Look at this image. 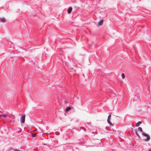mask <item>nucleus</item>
Masks as SVG:
<instances>
[{
    "mask_svg": "<svg viewBox=\"0 0 151 151\" xmlns=\"http://www.w3.org/2000/svg\"><path fill=\"white\" fill-rule=\"evenodd\" d=\"M142 134L145 137H147L146 138L144 139L145 141H148L150 139V137L148 134L143 132L142 133Z\"/></svg>",
    "mask_w": 151,
    "mask_h": 151,
    "instance_id": "1",
    "label": "nucleus"
},
{
    "mask_svg": "<svg viewBox=\"0 0 151 151\" xmlns=\"http://www.w3.org/2000/svg\"><path fill=\"white\" fill-rule=\"evenodd\" d=\"M111 117V114H109L108 117L107 122L110 125V126H113V124L111 122L110 120Z\"/></svg>",
    "mask_w": 151,
    "mask_h": 151,
    "instance_id": "2",
    "label": "nucleus"
},
{
    "mask_svg": "<svg viewBox=\"0 0 151 151\" xmlns=\"http://www.w3.org/2000/svg\"><path fill=\"white\" fill-rule=\"evenodd\" d=\"M25 115L24 114L20 118V122L22 123H24L25 121Z\"/></svg>",
    "mask_w": 151,
    "mask_h": 151,
    "instance_id": "3",
    "label": "nucleus"
},
{
    "mask_svg": "<svg viewBox=\"0 0 151 151\" xmlns=\"http://www.w3.org/2000/svg\"><path fill=\"white\" fill-rule=\"evenodd\" d=\"M72 8L71 7H70L68 8L67 10L68 12V14H70L71 13L72 11Z\"/></svg>",
    "mask_w": 151,
    "mask_h": 151,
    "instance_id": "4",
    "label": "nucleus"
},
{
    "mask_svg": "<svg viewBox=\"0 0 151 151\" xmlns=\"http://www.w3.org/2000/svg\"><path fill=\"white\" fill-rule=\"evenodd\" d=\"M104 21V20L102 19L98 23V25L99 26H101L103 24V22Z\"/></svg>",
    "mask_w": 151,
    "mask_h": 151,
    "instance_id": "5",
    "label": "nucleus"
},
{
    "mask_svg": "<svg viewBox=\"0 0 151 151\" xmlns=\"http://www.w3.org/2000/svg\"><path fill=\"white\" fill-rule=\"evenodd\" d=\"M71 109V108L70 106H68L65 109V110L66 111L68 112Z\"/></svg>",
    "mask_w": 151,
    "mask_h": 151,
    "instance_id": "6",
    "label": "nucleus"
},
{
    "mask_svg": "<svg viewBox=\"0 0 151 151\" xmlns=\"http://www.w3.org/2000/svg\"><path fill=\"white\" fill-rule=\"evenodd\" d=\"M0 21L2 22H6V20L4 18H0Z\"/></svg>",
    "mask_w": 151,
    "mask_h": 151,
    "instance_id": "7",
    "label": "nucleus"
},
{
    "mask_svg": "<svg viewBox=\"0 0 151 151\" xmlns=\"http://www.w3.org/2000/svg\"><path fill=\"white\" fill-rule=\"evenodd\" d=\"M142 123L141 121H139L136 124V127H138L139 126L140 124Z\"/></svg>",
    "mask_w": 151,
    "mask_h": 151,
    "instance_id": "8",
    "label": "nucleus"
},
{
    "mask_svg": "<svg viewBox=\"0 0 151 151\" xmlns=\"http://www.w3.org/2000/svg\"><path fill=\"white\" fill-rule=\"evenodd\" d=\"M135 134H136V135L139 138H141V137L140 136V135L139 134H138V132H137V129H135Z\"/></svg>",
    "mask_w": 151,
    "mask_h": 151,
    "instance_id": "9",
    "label": "nucleus"
},
{
    "mask_svg": "<svg viewBox=\"0 0 151 151\" xmlns=\"http://www.w3.org/2000/svg\"><path fill=\"white\" fill-rule=\"evenodd\" d=\"M37 136V134L36 133H34L31 134V137H35Z\"/></svg>",
    "mask_w": 151,
    "mask_h": 151,
    "instance_id": "10",
    "label": "nucleus"
},
{
    "mask_svg": "<svg viewBox=\"0 0 151 151\" xmlns=\"http://www.w3.org/2000/svg\"><path fill=\"white\" fill-rule=\"evenodd\" d=\"M138 130L139 131H140L141 132H142L143 131L141 127H139L138 128Z\"/></svg>",
    "mask_w": 151,
    "mask_h": 151,
    "instance_id": "11",
    "label": "nucleus"
},
{
    "mask_svg": "<svg viewBox=\"0 0 151 151\" xmlns=\"http://www.w3.org/2000/svg\"><path fill=\"white\" fill-rule=\"evenodd\" d=\"M122 79H124L125 78V76L124 74V73H122Z\"/></svg>",
    "mask_w": 151,
    "mask_h": 151,
    "instance_id": "12",
    "label": "nucleus"
},
{
    "mask_svg": "<svg viewBox=\"0 0 151 151\" xmlns=\"http://www.w3.org/2000/svg\"><path fill=\"white\" fill-rule=\"evenodd\" d=\"M13 151H21L19 150H16L15 149H13Z\"/></svg>",
    "mask_w": 151,
    "mask_h": 151,
    "instance_id": "13",
    "label": "nucleus"
},
{
    "mask_svg": "<svg viewBox=\"0 0 151 151\" xmlns=\"http://www.w3.org/2000/svg\"><path fill=\"white\" fill-rule=\"evenodd\" d=\"M82 128H83V129L85 131H86V129L84 128V127H82Z\"/></svg>",
    "mask_w": 151,
    "mask_h": 151,
    "instance_id": "14",
    "label": "nucleus"
},
{
    "mask_svg": "<svg viewBox=\"0 0 151 151\" xmlns=\"http://www.w3.org/2000/svg\"><path fill=\"white\" fill-rule=\"evenodd\" d=\"M68 101H65V103H68Z\"/></svg>",
    "mask_w": 151,
    "mask_h": 151,
    "instance_id": "15",
    "label": "nucleus"
},
{
    "mask_svg": "<svg viewBox=\"0 0 151 151\" xmlns=\"http://www.w3.org/2000/svg\"><path fill=\"white\" fill-rule=\"evenodd\" d=\"M43 144V145H47V144Z\"/></svg>",
    "mask_w": 151,
    "mask_h": 151,
    "instance_id": "16",
    "label": "nucleus"
},
{
    "mask_svg": "<svg viewBox=\"0 0 151 151\" xmlns=\"http://www.w3.org/2000/svg\"><path fill=\"white\" fill-rule=\"evenodd\" d=\"M106 129H107V127H106Z\"/></svg>",
    "mask_w": 151,
    "mask_h": 151,
    "instance_id": "17",
    "label": "nucleus"
},
{
    "mask_svg": "<svg viewBox=\"0 0 151 151\" xmlns=\"http://www.w3.org/2000/svg\"><path fill=\"white\" fill-rule=\"evenodd\" d=\"M19 129H20V130H21V128H19Z\"/></svg>",
    "mask_w": 151,
    "mask_h": 151,
    "instance_id": "18",
    "label": "nucleus"
},
{
    "mask_svg": "<svg viewBox=\"0 0 151 151\" xmlns=\"http://www.w3.org/2000/svg\"><path fill=\"white\" fill-rule=\"evenodd\" d=\"M77 99H78V97H77Z\"/></svg>",
    "mask_w": 151,
    "mask_h": 151,
    "instance_id": "19",
    "label": "nucleus"
},
{
    "mask_svg": "<svg viewBox=\"0 0 151 151\" xmlns=\"http://www.w3.org/2000/svg\"><path fill=\"white\" fill-rule=\"evenodd\" d=\"M148 151H151V150H149Z\"/></svg>",
    "mask_w": 151,
    "mask_h": 151,
    "instance_id": "20",
    "label": "nucleus"
}]
</instances>
